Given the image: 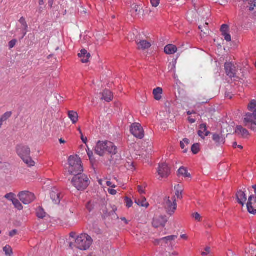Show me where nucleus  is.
Wrapping results in <instances>:
<instances>
[{
  "mask_svg": "<svg viewBox=\"0 0 256 256\" xmlns=\"http://www.w3.org/2000/svg\"><path fill=\"white\" fill-rule=\"evenodd\" d=\"M18 196L20 200L24 204H28L32 202L35 198L34 195L28 191H24L20 192Z\"/></svg>",
  "mask_w": 256,
  "mask_h": 256,
  "instance_id": "6e6552de",
  "label": "nucleus"
},
{
  "mask_svg": "<svg viewBox=\"0 0 256 256\" xmlns=\"http://www.w3.org/2000/svg\"><path fill=\"white\" fill-rule=\"evenodd\" d=\"M113 98L112 93L109 90H106L104 91L102 94V99L104 100L106 102H109L112 101Z\"/></svg>",
  "mask_w": 256,
  "mask_h": 256,
  "instance_id": "4be33fe9",
  "label": "nucleus"
},
{
  "mask_svg": "<svg viewBox=\"0 0 256 256\" xmlns=\"http://www.w3.org/2000/svg\"><path fill=\"white\" fill-rule=\"evenodd\" d=\"M236 198L238 202L242 206H244L247 200L246 196L244 192L241 190H239L237 192Z\"/></svg>",
  "mask_w": 256,
  "mask_h": 256,
  "instance_id": "6ab92c4d",
  "label": "nucleus"
},
{
  "mask_svg": "<svg viewBox=\"0 0 256 256\" xmlns=\"http://www.w3.org/2000/svg\"><path fill=\"white\" fill-rule=\"evenodd\" d=\"M68 166L66 170L70 174L76 175L83 171L80 158L77 156H70L68 160Z\"/></svg>",
  "mask_w": 256,
  "mask_h": 256,
  "instance_id": "7ed1b4c3",
  "label": "nucleus"
},
{
  "mask_svg": "<svg viewBox=\"0 0 256 256\" xmlns=\"http://www.w3.org/2000/svg\"><path fill=\"white\" fill-rule=\"evenodd\" d=\"M174 189L176 190V196L178 198L182 199V190L181 188V186L180 184H178L174 186Z\"/></svg>",
  "mask_w": 256,
  "mask_h": 256,
  "instance_id": "2f4dec72",
  "label": "nucleus"
},
{
  "mask_svg": "<svg viewBox=\"0 0 256 256\" xmlns=\"http://www.w3.org/2000/svg\"><path fill=\"white\" fill-rule=\"evenodd\" d=\"M16 154L20 158L30 154V150L28 146L18 144L16 146Z\"/></svg>",
  "mask_w": 256,
  "mask_h": 256,
  "instance_id": "1a4fd4ad",
  "label": "nucleus"
},
{
  "mask_svg": "<svg viewBox=\"0 0 256 256\" xmlns=\"http://www.w3.org/2000/svg\"><path fill=\"white\" fill-rule=\"evenodd\" d=\"M122 220H124V222H126L127 223V220L125 218H124Z\"/></svg>",
  "mask_w": 256,
  "mask_h": 256,
  "instance_id": "338daca9",
  "label": "nucleus"
},
{
  "mask_svg": "<svg viewBox=\"0 0 256 256\" xmlns=\"http://www.w3.org/2000/svg\"><path fill=\"white\" fill-rule=\"evenodd\" d=\"M192 216L196 220H198V222H200L201 220V216L198 213L195 212L192 214Z\"/></svg>",
  "mask_w": 256,
  "mask_h": 256,
  "instance_id": "37998d69",
  "label": "nucleus"
},
{
  "mask_svg": "<svg viewBox=\"0 0 256 256\" xmlns=\"http://www.w3.org/2000/svg\"><path fill=\"white\" fill-rule=\"evenodd\" d=\"M136 44L138 46V48L139 50H144L149 48L151 46L150 42L146 40H136Z\"/></svg>",
  "mask_w": 256,
  "mask_h": 256,
  "instance_id": "2eb2a0df",
  "label": "nucleus"
},
{
  "mask_svg": "<svg viewBox=\"0 0 256 256\" xmlns=\"http://www.w3.org/2000/svg\"><path fill=\"white\" fill-rule=\"evenodd\" d=\"M200 130L198 131V135L204 139L205 136H208L210 134V132L207 130L206 124H201L200 126Z\"/></svg>",
  "mask_w": 256,
  "mask_h": 256,
  "instance_id": "a211bd4d",
  "label": "nucleus"
},
{
  "mask_svg": "<svg viewBox=\"0 0 256 256\" xmlns=\"http://www.w3.org/2000/svg\"><path fill=\"white\" fill-rule=\"evenodd\" d=\"M12 204L14 205L15 208H16L18 210H22L23 206L21 203L19 202V200L17 198H15L13 202H12Z\"/></svg>",
  "mask_w": 256,
  "mask_h": 256,
  "instance_id": "f704fd0d",
  "label": "nucleus"
},
{
  "mask_svg": "<svg viewBox=\"0 0 256 256\" xmlns=\"http://www.w3.org/2000/svg\"><path fill=\"white\" fill-rule=\"evenodd\" d=\"M236 132L244 138H248L249 136V132L248 130L241 126H236Z\"/></svg>",
  "mask_w": 256,
  "mask_h": 256,
  "instance_id": "aec40b11",
  "label": "nucleus"
},
{
  "mask_svg": "<svg viewBox=\"0 0 256 256\" xmlns=\"http://www.w3.org/2000/svg\"><path fill=\"white\" fill-rule=\"evenodd\" d=\"M178 176H182L184 178H190V174L188 173L186 168L182 167L180 168L178 171Z\"/></svg>",
  "mask_w": 256,
  "mask_h": 256,
  "instance_id": "cd10ccee",
  "label": "nucleus"
},
{
  "mask_svg": "<svg viewBox=\"0 0 256 256\" xmlns=\"http://www.w3.org/2000/svg\"><path fill=\"white\" fill-rule=\"evenodd\" d=\"M131 134L136 138L142 139L144 136L143 128L138 123H134L132 124L130 128Z\"/></svg>",
  "mask_w": 256,
  "mask_h": 256,
  "instance_id": "0eeeda50",
  "label": "nucleus"
},
{
  "mask_svg": "<svg viewBox=\"0 0 256 256\" xmlns=\"http://www.w3.org/2000/svg\"><path fill=\"white\" fill-rule=\"evenodd\" d=\"M236 146H238V148L242 149L243 147L241 145H237V144L236 142H234L233 143V147L236 148Z\"/></svg>",
  "mask_w": 256,
  "mask_h": 256,
  "instance_id": "864d4df0",
  "label": "nucleus"
},
{
  "mask_svg": "<svg viewBox=\"0 0 256 256\" xmlns=\"http://www.w3.org/2000/svg\"><path fill=\"white\" fill-rule=\"evenodd\" d=\"M16 42V40H13L9 42L8 45L10 48H14Z\"/></svg>",
  "mask_w": 256,
  "mask_h": 256,
  "instance_id": "c03bdc74",
  "label": "nucleus"
},
{
  "mask_svg": "<svg viewBox=\"0 0 256 256\" xmlns=\"http://www.w3.org/2000/svg\"><path fill=\"white\" fill-rule=\"evenodd\" d=\"M210 247H206L204 249V251L202 252V255L203 256H207L210 254Z\"/></svg>",
  "mask_w": 256,
  "mask_h": 256,
  "instance_id": "79ce46f5",
  "label": "nucleus"
},
{
  "mask_svg": "<svg viewBox=\"0 0 256 256\" xmlns=\"http://www.w3.org/2000/svg\"><path fill=\"white\" fill-rule=\"evenodd\" d=\"M72 183L78 190H82L88 186L90 181L86 175L80 173L74 175L72 180Z\"/></svg>",
  "mask_w": 256,
  "mask_h": 256,
  "instance_id": "39448f33",
  "label": "nucleus"
},
{
  "mask_svg": "<svg viewBox=\"0 0 256 256\" xmlns=\"http://www.w3.org/2000/svg\"><path fill=\"white\" fill-rule=\"evenodd\" d=\"M200 151V144H194L192 146V152L194 154H197Z\"/></svg>",
  "mask_w": 256,
  "mask_h": 256,
  "instance_id": "e433bc0d",
  "label": "nucleus"
},
{
  "mask_svg": "<svg viewBox=\"0 0 256 256\" xmlns=\"http://www.w3.org/2000/svg\"><path fill=\"white\" fill-rule=\"evenodd\" d=\"M80 138L82 142L84 144H86L87 142V138L86 137H84L82 134H81Z\"/></svg>",
  "mask_w": 256,
  "mask_h": 256,
  "instance_id": "3c124183",
  "label": "nucleus"
},
{
  "mask_svg": "<svg viewBox=\"0 0 256 256\" xmlns=\"http://www.w3.org/2000/svg\"><path fill=\"white\" fill-rule=\"evenodd\" d=\"M125 203L126 204V206L128 208H130L132 205V200L128 197H126L124 198Z\"/></svg>",
  "mask_w": 256,
  "mask_h": 256,
  "instance_id": "ea45409f",
  "label": "nucleus"
},
{
  "mask_svg": "<svg viewBox=\"0 0 256 256\" xmlns=\"http://www.w3.org/2000/svg\"><path fill=\"white\" fill-rule=\"evenodd\" d=\"M54 0H48V5L49 6L52 8L54 3Z\"/></svg>",
  "mask_w": 256,
  "mask_h": 256,
  "instance_id": "4d7b16f0",
  "label": "nucleus"
},
{
  "mask_svg": "<svg viewBox=\"0 0 256 256\" xmlns=\"http://www.w3.org/2000/svg\"><path fill=\"white\" fill-rule=\"evenodd\" d=\"M189 122L191 124L194 123L196 122V120L192 118H189L188 119Z\"/></svg>",
  "mask_w": 256,
  "mask_h": 256,
  "instance_id": "6e6d98bb",
  "label": "nucleus"
},
{
  "mask_svg": "<svg viewBox=\"0 0 256 256\" xmlns=\"http://www.w3.org/2000/svg\"><path fill=\"white\" fill-rule=\"evenodd\" d=\"M192 114V112H188V115H190V114Z\"/></svg>",
  "mask_w": 256,
  "mask_h": 256,
  "instance_id": "774afa93",
  "label": "nucleus"
},
{
  "mask_svg": "<svg viewBox=\"0 0 256 256\" xmlns=\"http://www.w3.org/2000/svg\"><path fill=\"white\" fill-rule=\"evenodd\" d=\"M103 180H98V183L100 185L102 186Z\"/></svg>",
  "mask_w": 256,
  "mask_h": 256,
  "instance_id": "e2e57ef3",
  "label": "nucleus"
},
{
  "mask_svg": "<svg viewBox=\"0 0 256 256\" xmlns=\"http://www.w3.org/2000/svg\"><path fill=\"white\" fill-rule=\"evenodd\" d=\"M162 240V239L160 240H155L154 242V245H158L160 244V242Z\"/></svg>",
  "mask_w": 256,
  "mask_h": 256,
  "instance_id": "5fc2aeb1",
  "label": "nucleus"
},
{
  "mask_svg": "<svg viewBox=\"0 0 256 256\" xmlns=\"http://www.w3.org/2000/svg\"><path fill=\"white\" fill-rule=\"evenodd\" d=\"M36 216L40 218H43L46 216V212L42 207H38L36 210Z\"/></svg>",
  "mask_w": 256,
  "mask_h": 256,
  "instance_id": "7c9ffc66",
  "label": "nucleus"
},
{
  "mask_svg": "<svg viewBox=\"0 0 256 256\" xmlns=\"http://www.w3.org/2000/svg\"><path fill=\"white\" fill-rule=\"evenodd\" d=\"M138 192L140 194H142L144 193V190L142 186H138Z\"/></svg>",
  "mask_w": 256,
  "mask_h": 256,
  "instance_id": "09e8293b",
  "label": "nucleus"
},
{
  "mask_svg": "<svg viewBox=\"0 0 256 256\" xmlns=\"http://www.w3.org/2000/svg\"><path fill=\"white\" fill-rule=\"evenodd\" d=\"M150 2L153 7L156 8L160 4V0H150Z\"/></svg>",
  "mask_w": 256,
  "mask_h": 256,
  "instance_id": "a19ab883",
  "label": "nucleus"
},
{
  "mask_svg": "<svg viewBox=\"0 0 256 256\" xmlns=\"http://www.w3.org/2000/svg\"><path fill=\"white\" fill-rule=\"evenodd\" d=\"M117 152V147L110 141L99 140L95 147V152L100 156H104L106 152L114 155Z\"/></svg>",
  "mask_w": 256,
  "mask_h": 256,
  "instance_id": "f03ea898",
  "label": "nucleus"
},
{
  "mask_svg": "<svg viewBox=\"0 0 256 256\" xmlns=\"http://www.w3.org/2000/svg\"><path fill=\"white\" fill-rule=\"evenodd\" d=\"M78 131L79 132H80V135H81L82 134V130H80V128H78Z\"/></svg>",
  "mask_w": 256,
  "mask_h": 256,
  "instance_id": "0e129e2a",
  "label": "nucleus"
},
{
  "mask_svg": "<svg viewBox=\"0 0 256 256\" xmlns=\"http://www.w3.org/2000/svg\"><path fill=\"white\" fill-rule=\"evenodd\" d=\"M12 113L10 112H8L4 113L0 118V128L3 124V122L8 120L11 116Z\"/></svg>",
  "mask_w": 256,
  "mask_h": 256,
  "instance_id": "c756f323",
  "label": "nucleus"
},
{
  "mask_svg": "<svg viewBox=\"0 0 256 256\" xmlns=\"http://www.w3.org/2000/svg\"><path fill=\"white\" fill-rule=\"evenodd\" d=\"M39 4L42 6L44 4V0H39Z\"/></svg>",
  "mask_w": 256,
  "mask_h": 256,
  "instance_id": "052dcab7",
  "label": "nucleus"
},
{
  "mask_svg": "<svg viewBox=\"0 0 256 256\" xmlns=\"http://www.w3.org/2000/svg\"><path fill=\"white\" fill-rule=\"evenodd\" d=\"M190 144V140L187 138H184L182 141L180 142V146L182 149H184L186 144L188 145Z\"/></svg>",
  "mask_w": 256,
  "mask_h": 256,
  "instance_id": "58836bf2",
  "label": "nucleus"
},
{
  "mask_svg": "<svg viewBox=\"0 0 256 256\" xmlns=\"http://www.w3.org/2000/svg\"><path fill=\"white\" fill-rule=\"evenodd\" d=\"M246 206L250 213L256 214V196L252 195L249 196Z\"/></svg>",
  "mask_w": 256,
  "mask_h": 256,
  "instance_id": "9b49d317",
  "label": "nucleus"
},
{
  "mask_svg": "<svg viewBox=\"0 0 256 256\" xmlns=\"http://www.w3.org/2000/svg\"><path fill=\"white\" fill-rule=\"evenodd\" d=\"M131 13L133 16H136L138 15L141 10H142V8H140V6L134 4L131 6Z\"/></svg>",
  "mask_w": 256,
  "mask_h": 256,
  "instance_id": "a878e982",
  "label": "nucleus"
},
{
  "mask_svg": "<svg viewBox=\"0 0 256 256\" xmlns=\"http://www.w3.org/2000/svg\"><path fill=\"white\" fill-rule=\"evenodd\" d=\"M108 191L111 195H116V190L114 189L108 188Z\"/></svg>",
  "mask_w": 256,
  "mask_h": 256,
  "instance_id": "49530a36",
  "label": "nucleus"
},
{
  "mask_svg": "<svg viewBox=\"0 0 256 256\" xmlns=\"http://www.w3.org/2000/svg\"><path fill=\"white\" fill-rule=\"evenodd\" d=\"M50 198L54 204H58L60 202L61 194L56 189L54 188L50 193Z\"/></svg>",
  "mask_w": 256,
  "mask_h": 256,
  "instance_id": "dca6fc26",
  "label": "nucleus"
},
{
  "mask_svg": "<svg viewBox=\"0 0 256 256\" xmlns=\"http://www.w3.org/2000/svg\"><path fill=\"white\" fill-rule=\"evenodd\" d=\"M157 172L160 178H166L170 174V169L166 163H162L159 165Z\"/></svg>",
  "mask_w": 256,
  "mask_h": 256,
  "instance_id": "9d476101",
  "label": "nucleus"
},
{
  "mask_svg": "<svg viewBox=\"0 0 256 256\" xmlns=\"http://www.w3.org/2000/svg\"><path fill=\"white\" fill-rule=\"evenodd\" d=\"M248 108L253 113H248L245 115L244 118V124L252 130L256 132V100H252L248 106Z\"/></svg>",
  "mask_w": 256,
  "mask_h": 256,
  "instance_id": "f257e3e1",
  "label": "nucleus"
},
{
  "mask_svg": "<svg viewBox=\"0 0 256 256\" xmlns=\"http://www.w3.org/2000/svg\"><path fill=\"white\" fill-rule=\"evenodd\" d=\"M86 208L90 212L93 209L92 204H91L90 202H88L87 203L86 205Z\"/></svg>",
  "mask_w": 256,
  "mask_h": 256,
  "instance_id": "a18cd8bd",
  "label": "nucleus"
},
{
  "mask_svg": "<svg viewBox=\"0 0 256 256\" xmlns=\"http://www.w3.org/2000/svg\"><path fill=\"white\" fill-rule=\"evenodd\" d=\"M228 32L229 26L228 25L226 24L222 25L220 28V32H222V35L224 38V40L228 42L231 41V36L228 33Z\"/></svg>",
  "mask_w": 256,
  "mask_h": 256,
  "instance_id": "ddd939ff",
  "label": "nucleus"
},
{
  "mask_svg": "<svg viewBox=\"0 0 256 256\" xmlns=\"http://www.w3.org/2000/svg\"><path fill=\"white\" fill-rule=\"evenodd\" d=\"M106 184L108 186H110V187H111L112 188H115L116 187V186L114 184H112V182H110V180H107L106 182Z\"/></svg>",
  "mask_w": 256,
  "mask_h": 256,
  "instance_id": "de8ad7c7",
  "label": "nucleus"
},
{
  "mask_svg": "<svg viewBox=\"0 0 256 256\" xmlns=\"http://www.w3.org/2000/svg\"><path fill=\"white\" fill-rule=\"evenodd\" d=\"M92 242V238L86 234L77 236L75 240L74 246L82 250H86L90 248Z\"/></svg>",
  "mask_w": 256,
  "mask_h": 256,
  "instance_id": "20e7f679",
  "label": "nucleus"
},
{
  "mask_svg": "<svg viewBox=\"0 0 256 256\" xmlns=\"http://www.w3.org/2000/svg\"><path fill=\"white\" fill-rule=\"evenodd\" d=\"M224 68L226 74L230 78H232L236 76V68L232 62H226L224 64Z\"/></svg>",
  "mask_w": 256,
  "mask_h": 256,
  "instance_id": "f8f14e48",
  "label": "nucleus"
},
{
  "mask_svg": "<svg viewBox=\"0 0 256 256\" xmlns=\"http://www.w3.org/2000/svg\"><path fill=\"white\" fill-rule=\"evenodd\" d=\"M167 222L168 220L164 216H160L154 220L152 225L155 228H158L160 226L164 227Z\"/></svg>",
  "mask_w": 256,
  "mask_h": 256,
  "instance_id": "4468645a",
  "label": "nucleus"
},
{
  "mask_svg": "<svg viewBox=\"0 0 256 256\" xmlns=\"http://www.w3.org/2000/svg\"><path fill=\"white\" fill-rule=\"evenodd\" d=\"M19 22L20 23V24L23 26L24 30L25 31V32L24 34V36L22 37V38H23L26 35V32H27V30H28V24H27V23L26 22V19L24 17H22L20 19Z\"/></svg>",
  "mask_w": 256,
  "mask_h": 256,
  "instance_id": "473e14b6",
  "label": "nucleus"
},
{
  "mask_svg": "<svg viewBox=\"0 0 256 256\" xmlns=\"http://www.w3.org/2000/svg\"><path fill=\"white\" fill-rule=\"evenodd\" d=\"M177 48L173 44H168L165 46L164 50L168 54H172L176 53L177 51Z\"/></svg>",
  "mask_w": 256,
  "mask_h": 256,
  "instance_id": "5701e85b",
  "label": "nucleus"
},
{
  "mask_svg": "<svg viewBox=\"0 0 256 256\" xmlns=\"http://www.w3.org/2000/svg\"><path fill=\"white\" fill-rule=\"evenodd\" d=\"M3 250L6 256H12V248L9 245L6 246Z\"/></svg>",
  "mask_w": 256,
  "mask_h": 256,
  "instance_id": "72a5a7b5",
  "label": "nucleus"
},
{
  "mask_svg": "<svg viewBox=\"0 0 256 256\" xmlns=\"http://www.w3.org/2000/svg\"><path fill=\"white\" fill-rule=\"evenodd\" d=\"M4 198L12 202L16 198L15 194L12 192L6 194Z\"/></svg>",
  "mask_w": 256,
  "mask_h": 256,
  "instance_id": "4c0bfd02",
  "label": "nucleus"
},
{
  "mask_svg": "<svg viewBox=\"0 0 256 256\" xmlns=\"http://www.w3.org/2000/svg\"><path fill=\"white\" fill-rule=\"evenodd\" d=\"M24 162L28 166H34L35 164V162L32 160V158L30 157V156H28L26 157H23L21 158Z\"/></svg>",
  "mask_w": 256,
  "mask_h": 256,
  "instance_id": "c85d7f7f",
  "label": "nucleus"
},
{
  "mask_svg": "<svg viewBox=\"0 0 256 256\" xmlns=\"http://www.w3.org/2000/svg\"><path fill=\"white\" fill-rule=\"evenodd\" d=\"M78 57L80 58V60L83 63H86L88 62V60L90 57V54L87 52L85 49L81 50L80 52L78 54Z\"/></svg>",
  "mask_w": 256,
  "mask_h": 256,
  "instance_id": "f3484780",
  "label": "nucleus"
},
{
  "mask_svg": "<svg viewBox=\"0 0 256 256\" xmlns=\"http://www.w3.org/2000/svg\"><path fill=\"white\" fill-rule=\"evenodd\" d=\"M252 188L254 189V196H255L256 195V184L253 185Z\"/></svg>",
  "mask_w": 256,
  "mask_h": 256,
  "instance_id": "bf43d9fd",
  "label": "nucleus"
},
{
  "mask_svg": "<svg viewBox=\"0 0 256 256\" xmlns=\"http://www.w3.org/2000/svg\"><path fill=\"white\" fill-rule=\"evenodd\" d=\"M180 238L184 240H186L188 238V237L186 234H182L180 236Z\"/></svg>",
  "mask_w": 256,
  "mask_h": 256,
  "instance_id": "13d9d810",
  "label": "nucleus"
},
{
  "mask_svg": "<svg viewBox=\"0 0 256 256\" xmlns=\"http://www.w3.org/2000/svg\"><path fill=\"white\" fill-rule=\"evenodd\" d=\"M135 202L138 206L145 207L147 208L149 204L146 202V198L144 197L141 198V199H136L135 200Z\"/></svg>",
  "mask_w": 256,
  "mask_h": 256,
  "instance_id": "bb28decb",
  "label": "nucleus"
},
{
  "mask_svg": "<svg viewBox=\"0 0 256 256\" xmlns=\"http://www.w3.org/2000/svg\"><path fill=\"white\" fill-rule=\"evenodd\" d=\"M59 142L60 144H64L66 142V141L62 138H60Z\"/></svg>",
  "mask_w": 256,
  "mask_h": 256,
  "instance_id": "680f3d73",
  "label": "nucleus"
},
{
  "mask_svg": "<svg viewBox=\"0 0 256 256\" xmlns=\"http://www.w3.org/2000/svg\"><path fill=\"white\" fill-rule=\"evenodd\" d=\"M68 116L72 124H76L78 120V114L74 110H68Z\"/></svg>",
  "mask_w": 256,
  "mask_h": 256,
  "instance_id": "412c9836",
  "label": "nucleus"
},
{
  "mask_svg": "<svg viewBox=\"0 0 256 256\" xmlns=\"http://www.w3.org/2000/svg\"><path fill=\"white\" fill-rule=\"evenodd\" d=\"M178 238L177 236H170L162 238V240L165 242L166 244L168 242H170L172 240H174Z\"/></svg>",
  "mask_w": 256,
  "mask_h": 256,
  "instance_id": "c9c22d12",
  "label": "nucleus"
},
{
  "mask_svg": "<svg viewBox=\"0 0 256 256\" xmlns=\"http://www.w3.org/2000/svg\"><path fill=\"white\" fill-rule=\"evenodd\" d=\"M164 207L166 213L170 216H172L177 208L175 196L166 198L164 200Z\"/></svg>",
  "mask_w": 256,
  "mask_h": 256,
  "instance_id": "423d86ee",
  "label": "nucleus"
},
{
  "mask_svg": "<svg viewBox=\"0 0 256 256\" xmlns=\"http://www.w3.org/2000/svg\"><path fill=\"white\" fill-rule=\"evenodd\" d=\"M198 28H199L200 30H201L202 32H203V30H202V26H198Z\"/></svg>",
  "mask_w": 256,
  "mask_h": 256,
  "instance_id": "69168bd1",
  "label": "nucleus"
},
{
  "mask_svg": "<svg viewBox=\"0 0 256 256\" xmlns=\"http://www.w3.org/2000/svg\"><path fill=\"white\" fill-rule=\"evenodd\" d=\"M16 230H12V231L10 232V236H14L16 234Z\"/></svg>",
  "mask_w": 256,
  "mask_h": 256,
  "instance_id": "603ef678",
  "label": "nucleus"
},
{
  "mask_svg": "<svg viewBox=\"0 0 256 256\" xmlns=\"http://www.w3.org/2000/svg\"><path fill=\"white\" fill-rule=\"evenodd\" d=\"M162 89L161 88L158 87L154 88L152 92L154 98L156 100H160L162 98Z\"/></svg>",
  "mask_w": 256,
  "mask_h": 256,
  "instance_id": "393cba45",
  "label": "nucleus"
},
{
  "mask_svg": "<svg viewBox=\"0 0 256 256\" xmlns=\"http://www.w3.org/2000/svg\"><path fill=\"white\" fill-rule=\"evenodd\" d=\"M212 140L217 145L224 143V138L221 134H213Z\"/></svg>",
  "mask_w": 256,
  "mask_h": 256,
  "instance_id": "b1692460",
  "label": "nucleus"
},
{
  "mask_svg": "<svg viewBox=\"0 0 256 256\" xmlns=\"http://www.w3.org/2000/svg\"><path fill=\"white\" fill-rule=\"evenodd\" d=\"M88 155L90 160L92 159V157L93 156V152L92 151L90 150L89 148H88V150H87Z\"/></svg>",
  "mask_w": 256,
  "mask_h": 256,
  "instance_id": "8fccbe9b",
  "label": "nucleus"
}]
</instances>
